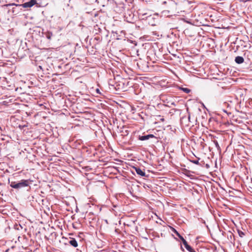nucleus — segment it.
<instances>
[{
  "label": "nucleus",
  "mask_w": 252,
  "mask_h": 252,
  "mask_svg": "<svg viewBox=\"0 0 252 252\" xmlns=\"http://www.w3.org/2000/svg\"><path fill=\"white\" fill-rule=\"evenodd\" d=\"M30 181L29 180H22L19 183L11 182L10 187L15 189H19L29 186Z\"/></svg>",
  "instance_id": "nucleus-1"
},
{
  "label": "nucleus",
  "mask_w": 252,
  "mask_h": 252,
  "mask_svg": "<svg viewBox=\"0 0 252 252\" xmlns=\"http://www.w3.org/2000/svg\"><path fill=\"white\" fill-rule=\"evenodd\" d=\"M36 3V0H31L30 1L25 2L22 4L24 8L31 7Z\"/></svg>",
  "instance_id": "nucleus-2"
},
{
  "label": "nucleus",
  "mask_w": 252,
  "mask_h": 252,
  "mask_svg": "<svg viewBox=\"0 0 252 252\" xmlns=\"http://www.w3.org/2000/svg\"><path fill=\"white\" fill-rule=\"evenodd\" d=\"M155 137V136L153 134H148L147 135L144 136H140L139 137V139L141 141L146 140L149 139L150 138Z\"/></svg>",
  "instance_id": "nucleus-3"
},
{
  "label": "nucleus",
  "mask_w": 252,
  "mask_h": 252,
  "mask_svg": "<svg viewBox=\"0 0 252 252\" xmlns=\"http://www.w3.org/2000/svg\"><path fill=\"white\" fill-rule=\"evenodd\" d=\"M183 243L188 251H189V252H195L194 250L190 246L188 245L186 240L183 241Z\"/></svg>",
  "instance_id": "nucleus-4"
},
{
  "label": "nucleus",
  "mask_w": 252,
  "mask_h": 252,
  "mask_svg": "<svg viewBox=\"0 0 252 252\" xmlns=\"http://www.w3.org/2000/svg\"><path fill=\"white\" fill-rule=\"evenodd\" d=\"M136 173L141 176H145V173L140 168L134 167Z\"/></svg>",
  "instance_id": "nucleus-5"
},
{
  "label": "nucleus",
  "mask_w": 252,
  "mask_h": 252,
  "mask_svg": "<svg viewBox=\"0 0 252 252\" xmlns=\"http://www.w3.org/2000/svg\"><path fill=\"white\" fill-rule=\"evenodd\" d=\"M69 244L74 248L78 246V243L74 238H71L68 242Z\"/></svg>",
  "instance_id": "nucleus-6"
},
{
  "label": "nucleus",
  "mask_w": 252,
  "mask_h": 252,
  "mask_svg": "<svg viewBox=\"0 0 252 252\" xmlns=\"http://www.w3.org/2000/svg\"><path fill=\"white\" fill-rule=\"evenodd\" d=\"M235 61L236 63L240 64L244 62V59L242 57L237 56L235 58Z\"/></svg>",
  "instance_id": "nucleus-7"
},
{
  "label": "nucleus",
  "mask_w": 252,
  "mask_h": 252,
  "mask_svg": "<svg viewBox=\"0 0 252 252\" xmlns=\"http://www.w3.org/2000/svg\"><path fill=\"white\" fill-rule=\"evenodd\" d=\"M172 231L179 237V238L181 240L182 242L183 241L186 240L174 228H172Z\"/></svg>",
  "instance_id": "nucleus-8"
},
{
  "label": "nucleus",
  "mask_w": 252,
  "mask_h": 252,
  "mask_svg": "<svg viewBox=\"0 0 252 252\" xmlns=\"http://www.w3.org/2000/svg\"><path fill=\"white\" fill-rule=\"evenodd\" d=\"M238 233L239 236L241 238L243 237L245 235V233L239 229L238 230Z\"/></svg>",
  "instance_id": "nucleus-9"
},
{
  "label": "nucleus",
  "mask_w": 252,
  "mask_h": 252,
  "mask_svg": "<svg viewBox=\"0 0 252 252\" xmlns=\"http://www.w3.org/2000/svg\"><path fill=\"white\" fill-rule=\"evenodd\" d=\"M182 89L184 92H185L187 94L189 93L190 92V90L189 89L187 88H183Z\"/></svg>",
  "instance_id": "nucleus-10"
},
{
  "label": "nucleus",
  "mask_w": 252,
  "mask_h": 252,
  "mask_svg": "<svg viewBox=\"0 0 252 252\" xmlns=\"http://www.w3.org/2000/svg\"><path fill=\"white\" fill-rule=\"evenodd\" d=\"M52 35V34L51 32H47L46 34V36L47 38L48 39H51Z\"/></svg>",
  "instance_id": "nucleus-11"
},
{
  "label": "nucleus",
  "mask_w": 252,
  "mask_h": 252,
  "mask_svg": "<svg viewBox=\"0 0 252 252\" xmlns=\"http://www.w3.org/2000/svg\"><path fill=\"white\" fill-rule=\"evenodd\" d=\"M192 162L197 165L199 164L198 160H192Z\"/></svg>",
  "instance_id": "nucleus-12"
},
{
  "label": "nucleus",
  "mask_w": 252,
  "mask_h": 252,
  "mask_svg": "<svg viewBox=\"0 0 252 252\" xmlns=\"http://www.w3.org/2000/svg\"><path fill=\"white\" fill-rule=\"evenodd\" d=\"M171 104L172 105H174V106H175V102H171Z\"/></svg>",
  "instance_id": "nucleus-13"
},
{
  "label": "nucleus",
  "mask_w": 252,
  "mask_h": 252,
  "mask_svg": "<svg viewBox=\"0 0 252 252\" xmlns=\"http://www.w3.org/2000/svg\"><path fill=\"white\" fill-rule=\"evenodd\" d=\"M96 91H97V92H98V91H99L98 89H97Z\"/></svg>",
  "instance_id": "nucleus-14"
}]
</instances>
